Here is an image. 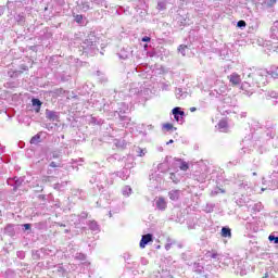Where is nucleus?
Listing matches in <instances>:
<instances>
[{"label":"nucleus","mask_w":278,"mask_h":278,"mask_svg":"<svg viewBox=\"0 0 278 278\" xmlns=\"http://www.w3.org/2000/svg\"><path fill=\"white\" fill-rule=\"evenodd\" d=\"M172 163L174 164V166H178V168H180L184 173H186V170L190 168V165L188 164V162L181 159H172Z\"/></svg>","instance_id":"obj_1"},{"label":"nucleus","mask_w":278,"mask_h":278,"mask_svg":"<svg viewBox=\"0 0 278 278\" xmlns=\"http://www.w3.org/2000/svg\"><path fill=\"white\" fill-rule=\"evenodd\" d=\"M172 112H173L174 118H175V121H177V123L184 122V116H186V113L184 111H181V108H179V106L174 108Z\"/></svg>","instance_id":"obj_2"},{"label":"nucleus","mask_w":278,"mask_h":278,"mask_svg":"<svg viewBox=\"0 0 278 278\" xmlns=\"http://www.w3.org/2000/svg\"><path fill=\"white\" fill-rule=\"evenodd\" d=\"M170 162H173V157L170 156H166L165 161L163 163H160L157 165V169L161 172V173H166V170L168 168H170Z\"/></svg>","instance_id":"obj_3"},{"label":"nucleus","mask_w":278,"mask_h":278,"mask_svg":"<svg viewBox=\"0 0 278 278\" xmlns=\"http://www.w3.org/2000/svg\"><path fill=\"white\" fill-rule=\"evenodd\" d=\"M229 83L231 86H240L242 84V78L238 73H232L228 76Z\"/></svg>","instance_id":"obj_4"},{"label":"nucleus","mask_w":278,"mask_h":278,"mask_svg":"<svg viewBox=\"0 0 278 278\" xmlns=\"http://www.w3.org/2000/svg\"><path fill=\"white\" fill-rule=\"evenodd\" d=\"M149 242H153V235H151V233L143 235L141 238V241L139 243V247L141 249H144Z\"/></svg>","instance_id":"obj_5"},{"label":"nucleus","mask_w":278,"mask_h":278,"mask_svg":"<svg viewBox=\"0 0 278 278\" xmlns=\"http://www.w3.org/2000/svg\"><path fill=\"white\" fill-rule=\"evenodd\" d=\"M168 197L170 201H179V198L181 197V191L177 189H173L168 192Z\"/></svg>","instance_id":"obj_6"},{"label":"nucleus","mask_w":278,"mask_h":278,"mask_svg":"<svg viewBox=\"0 0 278 278\" xmlns=\"http://www.w3.org/2000/svg\"><path fill=\"white\" fill-rule=\"evenodd\" d=\"M155 205H156L157 210H162V211L166 210V205H167L166 204V199H164L162 197L156 198L155 199Z\"/></svg>","instance_id":"obj_7"},{"label":"nucleus","mask_w":278,"mask_h":278,"mask_svg":"<svg viewBox=\"0 0 278 278\" xmlns=\"http://www.w3.org/2000/svg\"><path fill=\"white\" fill-rule=\"evenodd\" d=\"M239 275H241V277H244V275H247L248 273H249V270H250V267H249V265L247 264V263H244V262H241L240 264H239Z\"/></svg>","instance_id":"obj_8"},{"label":"nucleus","mask_w":278,"mask_h":278,"mask_svg":"<svg viewBox=\"0 0 278 278\" xmlns=\"http://www.w3.org/2000/svg\"><path fill=\"white\" fill-rule=\"evenodd\" d=\"M162 178H157V176L152 175L150 177V188H159Z\"/></svg>","instance_id":"obj_9"},{"label":"nucleus","mask_w":278,"mask_h":278,"mask_svg":"<svg viewBox=\"0 0 278 278\" xmlns=\"http://www.w3.org/2000/svg\"><path fill=\"white\" fill-rule=\"evenodd\" d=\"M83 49L84 51H88V49H97V45L90 41V39H86L84 41Z\"/></svg>","instance_id":"obj_10"},{"label":"nucleus","mask_w":278,"mask_h":278,"mask_svg":"<svg viewBox=\"0 0 278 278\" xmlns=\"http://www.w3.org/2000/svg\"><path fill=\"white\" fill-rule=\"evenodd\" d=\"M175 94H176V98L179 100L186 99V97H188V92L181 90V88L176 89Z\"/></svg>","instance_id":"obj_11"},{"label":"nucleus","mask_w":278,"mask_h":278,"mask_svg":"<svg viewBox=\"0 0 278 278\" xmlns=\"http://www.w3.org/2000/svg\"><path fill=\"white\" fill-rule=\"evenodd\" d=\"M277 3V0H262L261 4L263 8H273Z\"/></svg>","instance_id":"obj_12"},{"label":"nucleus","mask_w":278,"mask_h":278,"mask_svg":"<svg viewBox=\"0 0 278 278\" xmlns=\"http://www.w3.org/2000/svg\"><path fill=\"white\" fill-rule=\"evenodd\" d=\"M46 116L49 118V121H58V113L53 111H46Z\"/></svg>","instance_id":"obj_13"},{"label":"nucleus","mask_w":278,"mask_h":278,"mask_svg":"<svg viewBox=\"0 0 278 278\" xmlns=\"http://www.w3.org/2000/svg\"><path fill=\"white\" fill-rule=\"evenodd\" d=\"M227 127H228L227 119L219 121V123H218L219 131H223V132L227 131Z\"/></svg>","instance_id":"obj_14"},{"label":"nucleus","mask_w":278,"mask_h":278,"mask_svg":"<svg viewBox=\"0 0 278 278\" xmlns=\"http://www.w3.org/2000/svg\"><path fill=\"white\" fill-rule=\"evenodd\" d=\"M222 236H223V238H231V229H229L227 227H223Z\"/></svg>","instance_id":"obj_15"},{"label":"nucleus","mask_w":278,"mask_h":278,"mask_svg":"<svg viewBox=\"0 0 278 278\" xmlns=\"http://www.w3.org/2000/svg\"><path fill=\"white\" fill-rule=\"evenodd\" d=\"M169 179H172L174 184H179L181 181V177L177 176L175 173L170 174Z\"/></svg>","instance_id":"obj_16"},{"label":"nucleus","mask_w":278,"mask_h":278,"mask_svg":"<svg viewBox=\"0 0 278 278\" xmlns=\"http://www.w3.org/2000/svg\"><path fill=\"white\" fill-rule=\"evenodd\" d=\"M122 194H123L124 197H129V194H131V187L125 186V187L122 189Z\"/></svg>","instance_id":"obj_17"},{"label":"nucleus","mask_w":278,"mask_h":278,"mask_svg":"<svg viewBox=\"0 0 278 278\" xmlns=\"http://www.w3.org/2000/svg\"><path fill=\"white\" fill-rule=\"evenodd\" d=\"M136 152L138 153L139 157H144L147 155V149L146 148H137Z\"/></svg>","instance_id":"obj_18"},{"label":"nucleus","mask_w":278,"mask_h":278,"mask_svg":"<svg viewBox=\"0 0 278 278\" xmlns=\"http://www.w3.org/2000/svg\"><path fill=\"white\" fill-rule=\"evenodd\" d=\"M89 228L91 229V231H99V224H97V222H90Z\"/></svg>","instance_id":"obj_19"},{"label":"nucleus","mask_w":278,"mask_h":278,"mask_svg":"<svg viewBox=\"0 0 278 278\" xmlns=\"http://www.w3.org/2000/svg\"><path fill=\"white\" fill-rule=\"evenodd\" d=\"M273 35L277 38L278 40V22L274 23L271 27Z\"/></svg>","instance_id":"obj_20"},{"label":"nucleus","mask_w":278,"mask_h":278,"mask_svg":"<svg viewBox=\"0 0 278 278\" xmlns=\"http://www.w3.org/2000/svg\"><path fill=\"white\" fill-rule=\"evenodd\" d=\"M54 180H55V177H53V176H43V177H42V181H43L45 184L51 182V181H54Z\"/></svg>","instance_id":"obj_21"},{"label":"nucleus","mask_w":278,"mask_h":278,"mask_svg":"<svg viewBox=\"0 0 278 278\" xmlns=\"http://www.w3.org/2000/svg\"><path fill=\"white\" fill-rule=\"evenodd\" d=\"M40 142V136L36 135L30 139V144H38Z\"/></svg>","instance_id":"obj_22"},{"label":"nucleus","mask_w":278,"mask_h":278,"mask_svg":"<svg viewBox=\"0 0 278 278\" xmlns=\"http://www.w3.org/2000/svg\"><path fill=\"white\" fill-rule=\"evenodd\" d=\"M178 51L179 53H181V55H186V51H188V46H179Z\"/></svg>","instance_id":"obj_23"},{"label":"nucleus","mask_w":278,"mask_h":278,"mask_svg":"<svg viewBox=\"0 0 278 278\" xmlns=\"http://www.w3.org/2000/svg\"><path fill=\"white\" fill-rule=\"evenodd\" d=\"M268 240L274 242V244H278V237H275V235H269Z\"/></svg>","instance_id":"obj_24"},{"label":"nucleus","mask_w":278,"mask_h":278,"mask_svg":"<svg viewBox=\"0 0 278 278\" xmlns=\"http://www.w3.org/2000/svg\"><path fill=\"white\" fill-rule=\"evenodd\" d=\"M75 260H79L80 262H84V260H86V254L76 253Z\"/></svg>","instance_id":"obj_25"},{"label":"nucleus","mask_w":278,"mask_h":278,"mask_svg":"<svg viewBox=\"0 0 278 278\" xmlns=\"http://www.w3.org/2000/svg\"><path fill=\"white\" fill-rule=\"evenodd\" d=\"M33 105L34 106H38V108H40L41 105H42V102H40V100H38V99H33Z\"/></svg>","instance_id":"obj_26"},{"label":"nucleus","mask_w":278,"mask_h":278,"mask_svg":"<svg viewBox=\"0 0 278 278\" xmlns=\"http://www.w3.org/2000/svg\"><path fill=\"white\" fill-rule=\"evenodd\" d=\"M172 247H173V241H170V239H168V240H167V243L165 244V249H166L167 251H170Z\"/></svg>","instance_id":"obj_27"},{"label":"nucleus","mask_w":278,"mask_h":278,"mask_svg":"<svg viewBox=\"0 0 278 278\" xmlns=\"http://www.w3.org/2000/svg\"><path fill=\"white\" fill-rule=\"evenodd\" d=\"M240 186L241 188H243V190H251V185H249L248 182H243Z\"/></svg>","instance_id":"obj_28"},{"label":"nucleus","mask_w":278,"mask_h":278,"mask_svg":"<svg viewBox=\"0 0 278 278\" xmlns=\"http://www.w3.org/2000/svg\"><path fill=\"white\" fill-rule=\"evenodd\" d=\"M163 129H166V131H170V129H173V124H164Z\"/></svg>","instance_id":"obj_29"},{"label":"nucleus","mask_w":278,"mask_h":278,"mask_svg":"<svg viewBox=\"0 0 278 278\" xmlns=\"http://www.w3.org/2000/svg\"><path fill=\"white\" fill-rule=\"evenodd\" d=\"M237 27H247V22H244V21H239V22L237 23Z\"/></svg>","instance_id":"obj_30"},{"label":"nucleus","mask_w":278,"mask_h":278,"mask_svg":"<svg viewBox=\"0 0 278 278\" xmlns=\"http://www.w3.org/2000/svg\"><path fill=\"white\" fill-rule=\"evenodd\" d=\"M83 20H84V16H81V15H76L75 16L76 23H81Z\"/></svg>","instance_id":"obj_31"},{"label":"nucleus","mask_w":278,"mask_h":278,"mask_svg":"<svg viewBox=\"0 0 278 278\" xmlns=\"http://www.w3.org/2000/svg\"><path fill=\"white\" fill-rule=\"evenodd\" d=\"M125 262H126V264H134L132 262H131V257L129 256V255H127V256H125Z\"/></svg>","instance_id":"obj_32"},{"label":"nucleus","mask_w":278,"mask_h":278,"mask_svg":"<svg viewBox=\"0 0 278 278\" xmlns=\"http://www.w3.org/2000/svg\"><path fill=\"white\" fill-rule=\"evenodd\" d=\"M23 227H24L25 231H29V229H31L30 224H24Z\"/></svg>","instance_id":"obj_33"},{"label":"nucleus","mask_w":278,"mask_h":278,"mask_svg":"<svg viewBox=\"0 0 278 278\" xmlns=\"http://www.w3.org/2000/svg\"><path fill=\"white\" fill-rule=\"evenodd\" d=\"M142 42H151V37H143L142 39Z\"/></svg>","instance_id":"obj_34"},{"label":"nucleus","mask_w":278,"mask_h":278,"mask_svg":"<svg viewBox=\"0 0 278 278\" xmlns=\"http://www.w3.org/2000/svg\"><path fill=\"white\" fill-rule=\"evenodd\" d=\"M83 10L86 12V11H88V10H90V5H88L87 3H85L84 5H83Z\"/></svg>","instance_id":"obj_35"},{"label":"nucleus","mask_w":278,"mask_h":278,"mask_svg":"<svg viewBox=\"0 0 278 278\" xmlns=\"http://www.w3.org/2000/svg\"><path fill=\"white\" fill-rule=\"evenodd\" d=\"M211 257H212L213 260H216V257H218V253L213 252V253L211 254Z\"/></svg>","instance_id":"obj_36"},{"label":"nucleus","mask_w":278,"mask_h":278,"mask_svg":"<svg viewBox=\"0 0 278 278\" xmlns=\"http://www.w3.org/2000/svg\"><path fill=\"white\" fill-rule=\"evenodd\" d=\"M51 168H58V164L55 162L50 163Z\"/></svg>","instance_id":"obj_37"},{"label":"nucleus","mask_w":278,"mask_h":278,"mask_svg":"<svg viewBox=\"0 0 278 278\" xmlns=\"http://www.w3.org/2000/svg\"><path fill=\"white\" fill-rule=\"evenodd\" d=\"M94 3H97L98 5H101V3H103V0H92Z\"/></svg>","instance_id":"obj_38"},{"label":"nucleus","mask_w":278,"mask_h":278,"mask_svg":"<svg viewBox=\"0 0 278 278\" xmlns=\"http://www.w3.org/2000/svg\"><path fill=\"white\" fill-rule=\"evenodd\" d=\"M248 86H249L248 83L242 84V86H241L242 90H245Z\"/></svg>","instance_id":"obj_39"},{"label":"nucleus","mask_w":278,"mask_h":278,"mask_svg":"<svg viewBox=\"0 0 278 278\" xmlns=\"http://www.w3.org/2000/svg\"><path fill=\"white\" fill-rule=\"evenodd\" d=\"M255 207H257V211L260 212V210H262V204L257 203V204H255Z\"/></svg>","instance_id":"obj_40"},{"label":"nucleus","mask_w":278,"mask_h":278,"mask_svg":"<svg viewBox=\"0 0 278 278\" xmlns=\"http://www.w3.org/2000/svg\"><path fill=\"white\" fill-rule=\"evenodd\" d=\"M157 8H159L160 10H162V8H164V3L159 2Z\"/></svg>","instance_id":"obj_41"},{"label":"nucleus","mask_w":278,"mask_h":278,"mask_svg":"<svg viewBox=\"0 0 278 278\" xmlns=\"http://www.w3.org/2000/svg\"><path fill=\"white\" fill-rule=\"evenodd\" d=\"M54 190H60V184L54 185Z\"/></svg>","instance_id":"obj_42"},{"label":"nucleus","mask_w":278,"mask_h":278,"mask_svg":"<svg viewBox=\"0 0 278 278\" xmlns=\"http://www.w3.org/2000/svg\"><path fill=\"white\" fill-rule=\"evenodd\" d=\"M190 112H197V108H191Z\"/></svg>","instance_id":"obj_43"},{"label":"nucleus","mask_w":278,"mask_h":278,"mask_svg":"<svg viewBox=\"0 0 278 278\" xmlns=\"http://www.w3.org/2000/svg\"><path fill=\"white\" fill-rule=\"evenodd\" d=\"M218 192H224L222 189H217V191H215L216 194H218Z\"/></svg>","instance_id":"obj_44"},{"label":"nucleus","mask_w":278,"mask_h":278,"mask_svg":"<svg viewBox=\"0 0 278 278\" xmlns=\"http://www.w3.org/2000/svg\"><path fill=\"white\" fill-rule=\"evenodd\" d=\"M173 139H170L168 142H167V144H173Z\"/></svg>","instance_id":"obj_45"},{"label":"nucleus","mask_w":278,"mask_h":278,"mask_svg":"<svg viewBox=\"0 0 278 278\" xmlns=\"http://www.w3.org/2000/svg\"><path fill=\"white\" fill-rule=\"evenodd\" d=\"M199 181H205V177L200 178Z\"/></svg>","instance_id":"obj_46"},{"label":"nucleus","mask_w":278,"mask_h":278,"mask_svg":"<svg viewBox=\"0 0 278 278\" xmlns=\"http://www.w3.org/2000/svg\"><path fill=\"white\" fill-rule=\"evenodd\" d=\"M248 94H253V91H248Z\"/></svg>","instance_id":"obj_47"},{"label":"nucleus","mask_w":278,"mask_h":278,"mask_svg":"<svg viewBox=\"0 0 278 278\" xmlns=\"http://www.w3.org/2000/svg\"><path fill=\"white\" fill-rule=\"evenodd\" d=\"M150 129H153V126L152 125H150V126H148Z\"/></svg>","instance_id":"obj_48"},{"label":"nucleus","mask_w":278,"mask_h":278,"mask_svg":"<svg viewBox=\"0 0 278 278\" xmlns=\"http://www.w3.org/2000/svg\"><path fill=\"white\" fill-rule=\"evenodd\" d=\"M261 190H262V192H264V190H266V189H265V188H262Z\"/></svg>","instance_id":"obj_49"},{"label":"nucleus","mask_w":278,"mask_h":278,"mask_svg":"<svg viewBox=\"0 0 278 278\" xmlns=\"http://www.w3.org/2000/svg\"><path fill=\"white\" fill-rule=\"evenodd\" d=\"M263 278H268V275H265Z\"/></svg>","instance_id":"obj_50"},{"label":"nucleus","mask_w":278,"mask_h":278,"mask_svg":"<svg viewBox=\"0 0 278 278\" xmlns=\"http://www.w3.org/2000/svg\"><path fill=\"white\" fill-rule=\"evenodd\" d=\"M65 233H68V230H65Z\"/></svg>","instance_id":"obj_51"},{"label":"nucleus","mask_w":278,"mask_h":278,"mask_svg":"<svg viewBox=\"0 0 278 278\" xmlns=\"http://www.w3.org/2000/svg\"><path fill=\"white\" fill-rule=\"evenodd\" d=\"M253 175H257L256 173H253Z\"/></svg>","instance_id":"obj_52"}]
</instances>
